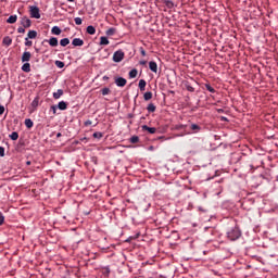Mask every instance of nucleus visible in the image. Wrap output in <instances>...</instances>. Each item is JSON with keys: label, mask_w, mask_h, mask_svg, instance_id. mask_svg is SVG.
Returning a JSON list of instances; mask_svg holds the SVG:
<instances>
[{"label": "nucleus", "mask_w": 278, "mask_h": 278, "mask_svg": "<svg viewBox=\"0 0 278 278\" xmlns=\"http://www.w3.org/2000/svg\"><path fill=\"white\" fill-rule=\"evenodd\" d=\"M51 34H53L54 36H60V34H62V29L59 26H54L51 29Z\"/></svg>", "instance_id": "f3484780"}, {"label": "nucleus", "mask_w": 278, "mask_h": 278, "mask_svg": "<svg viewBox=\"0 0 278 278\" xmlns=\"http://www.w3.org/2000/svg\"><path fill=\"white\" fill-rule=\"evenodd\" d=\"M108 79H110V77L103 76V80H104V81H108Z\"/></svg>", "instance_id": "864d4df0"}, {"label": "nucleus", "mask_w": 278, "mask_h": 278, "mask_svg": "<svg viewBox=\"0 0 278 278\" xmlns=\"http://www.w3.org/2000/svg\"><path fill=\"white\" fill-rule=\"evenodd\" d=\"M43 42H49L50 47H58V38L51 37L49 40L45 39Z\"/></svg>", "instance_id": "6e6552de"}, {"label": "nucleus", "mask_w": 278, "mask_h": 278, "mask_svg": "<svg viewBox=\"0 0 278 278\" xmlns=\"http://www.w3.org/2000/svg\"><path fill=\"white\" fill-rule=\"evenodd\" d=\"M128 75L130 79H136V77H138V70L132 68Z\"/></svg>", "instance_id": "4be33fe9"}, {"label": "nucleus", "mask_w": 278, "mask_h": 278, "mask_svg": "<svg viewBox=\"0 0 278 278\" xmlns=\"http://www.w3.org/2000/svg\"><path fill=\"white\" fill-rule=\"evenodd\" d=\"M222 121H228L227 117H222Z\"/></svg>", "instance_id": "13d9d810"}, {"label": "nucleus", "mask_w": 278, "mask_h": 278, "mask_svg": "<svg viewBox=\"0 0 278 278\" xmlns=\"http://www.w3.org/2000/svg\"><path fill=\"white\" fill-rule=\"evenodd\" d=\"M31 45H34V42H31V41L29 40V38L26 37V38H25V47H31Z\"/></svg>", "instance_id": "f704fd0d"}, {"label": "nucleus", "mask_w": 278, "mask_h": 278, "mask_svg": "<svg viewBox=\"0 0 278 278\" xmlns=\"http://www.w3.org/2000/svg\"><path fill=\"white\" fill-rule=\"evenodd\" d=\"M162 138H164V137H159V140H162Z\"/></svg>", "instance_id": "0e129e2a"}, {"label": "nucleus", "mask_w": 278, "mask_h": 278, "mask_svg": "<svg viewBox=\"0 0 278 278\" xmlns=\"http://www.w3.org/2000/svg\"><path fill=\"white\" fill-rule=\"evenodd\" d=\"M18 16L16 15H10L9 18L7 20V23H9L10 25H14V23H16Z\"/></svg>", "instance_id": "dca6fc26"}, {"label": "nucleus", "mask_w": 278, "mask_h": 278, "mask_svg": "<svg viewBox=\"0 0 278 278\" xmlns=\"http://www.w3.org/2000/svg\"><path fill=\"white\" fill-rule=\"evenodd\" d=\"M125 59V52H123V50H117L114 52L113 54V62H123V60Z\"/></svg>", "instance_id": "f03ea898"}, {"label": "nucleus", "mask_w": 278, "mask_h": 278, "mask_svg": "<svg viewBox=\"0 0 278 278\" xmlns=\"http://www.w3.org/2000/svg\"><path fill=\"white\" fill-rule=\"evenodd\" d=\"M218 114H223L225 112L224 109H217Z\"/></svg>", "instance_id": "de8ad7c7"}, {"label": "nucleus", "mask_w": 278, "mask_h": 278, "mask_svg": "<svg viewBox=\"0 0 278 278\" xmlns=\"http://www.w3.org/2000/svg\"><path fill=\"white\" fill-rule=\"evenodd\" d=\"M128 118H134V114H128Z\"/></svg>", "instance_id": "5fc2aeb1"}, {"label": "nucleus", "mask_w": 278, "mask_h": 278, "mask_svg": "<svg viewBox=\"0 0 278 278\" xmlns=\"http://www.w3.org/2000/svg\"><path fill=\"white\" fill-rule=\"evenodd\" d=\"M30 18H40V9L36 5H31L29 10Z\"/></svg>", "instance_id": "7ed1b4c3"}, {"label": "nucleus", "mask_w": 278, "mask_h": 278, "mask_svg": "<svg viewBox=\"0 0 278 278\" xmlns=\"http://www.w3.org/2000/svg\"><path fill=\"white\" fill-rule=\"evenodd\" d=\"M204 229H205V231H207V229H210V227H205Z\"/></svg>", "instance_id": "052dcab7"}, {"label": "nucleus", "mask_w": 278, "mask_h": 278, "mask_svg": "<svg viewBox=\"0 0 278 278\" xmlns=\"http://www.w3.org/2000/svg\"><path fill=\"white\" fill-rule=\"evenodd\" d=\"M164 4L168 8V10H173L175 8V2L172 0H164Z\"/></svg>", "instance_id": "aec40b11"}, {"label": "nucleus", "mask_w": 278, "mask_h": 278, "mask_svg": "<svg viewBox=\"0 0 278 278\" xmlns=\"http://www.w3.org/2000/svg\"><path fill=\"white\" fill-rule=\"evenodd\" d=\"M70 3H73L75 0H67Z\"/></svg>", "instance_id": "bf43d9fd"}, {"label": "nucleus", "mask_w": 278, "mask_h": 278, "mask_svg": "<svg viewBox=\"0 0 278 278\" xmlns=\"http://www.w3.org/2000/svg\"><path fill=\"white\" fill-rule=\"evenodd\" d=\"M72 45L73 47H84V41L81 38H74Z\"/></svg>", "instance_id": "1a4fd4ad"}, {"label": "nucleus", "mask_w": 278, "mask_h": 278, "mask_svg": "<svg viewBox=\"0 0 278 278\" xmlns=\"http://www.w3.org/2000/svg\"><path fill=\"white\" fill-rule=\"evenodd\" d=\"M29 60H31V52L25 51L22 55V62L29 63Z\"/></svg>", "instance_id": "423d86ee"}, {"label": "nucleus", "mask_w": 278, "mask_h": 278, "mask_svg": "<svg viewBox=\"0 0 278 278\" xmlns=\"http://www.w3.org/2000/svg\"><path fill=\"white\" fill-rule=\"evenodd\" d=\"M2 45L4 47H10L12 45V38L10 36H5L3 39H2Z\"/></svg>", "instance_id": "9b49d317"}, {"label": "nucleus", "mask_w": 278, "mask_h": 278, "mask_svg": "<svg viewBox=\"0 0 278 278\" xmlns=\"http://www.w3.org/2000/svg\"><path fill=\"white\" fill-rule=\"evenodd\" d=\"M5 223V216H3V213L0 212V226Z\"/></svg>", "instance_id": "4c0bfd02"}, {"label": "nucleus", "mask_w": 278, "mask_h": 278, "mask_svg": "<svg viewBox=\"0 0 278 278\" xmlns=\"http://www.w3.org/2000/svg\"><path fill=\"white\" fill-rule=\"evenodd\" d=\"M187 90H188L189 92H194V87H192V86H187Z\"/></svg>", "instance_id": "a18cd8bd"}, {"label": "nucleus", "mask_w": 278, "mask_h": 278, "mask_svg": "<svg viewBox=\"0 0 278 278\" xmlns=\"http://www.w3.org/2000/svg\"><path fill=\"white\" fill-rule=\"evenodd\" d=\"M227 236L229 240L236 241L240 238V236H242V232L240 231V228L233 227L227 232Z\"/></svg>", "instance_id": "f257e3e1"}, {"label": "nucleus", "mask_w": 278, "mask_h": 278, "mask_svg": "<svg viewBox=\"0 0 278 278\" xmlns=\"http://www.w3.org/2000/svg\"><path fill=\"white\" fill-rule=\"evenodd\" d=\"M26 166H31V161H27Z\"/></svg>", "instance_id": "603ef678"}, {"label": "nucleus", "mask_w": 278, "mask_h": 278, "mask_svg": "<svg viewBox=\"0 0 278 278\" xmlns=\"http://www.w3.org/2000/svg\"><path fill=\"white\" fill-rule=\"evenodd\" d=\"M24 124L27 127V129H31V127H34V122L30 118H26Z\"/></svg>", "instance_id": "393cba45"}, {"label": "nucleus", "mask_w": 278, "mask_h": 278, "mask_svg": "<svg viewBox=\"0 0 278 278\" xmlns=\"http://www.w3.org/2000/svg\"><path fill=\"white\" fill-rule=\"evenodd\" d=\"M5 112V106L0 104V116H2V114H4Z\"/></svg>", "instance_id": "a19ab883"}, {"label": "nucleus", "mask_w": 278, "mask_h": 278, "mask_svg": "<svg viewBox=\"0 0 278 278\" xmlns=\"http://www.w3.org/2000/svg\"><path fill=\"white\" fill-rule=\"evenodd\" d=\"M149 68L152 71V73H157V63L155 61H150Z\"/></svg>", "instance_id": "9d476101"}, {"label": "nucleus", "mask_w": 278, "mask_h": 278, "mask_svg": "<svg viewBox=\"0 0 278 278\" xmlns=\"http://www.w3.org/2000/svg\"><path fill=\"white\" fill-rule=\"evenodd\" d=\"M205 88L208 92H212V94L216 92V89H214V87H212L210 84H205Z\"/></svg>", "instance_id": "c756f323"}, {"label": "nucleus", "mask_w": 278, "mask_h": 278, "mask_svg": "<svg viewBox=\"0 0 278 278\" xmlns=\"http://www.w3.org/2000/svg\"><path fill=\"white\" fill-rule=\"evenodd\" d=\"M176 129H178V130L186 129V125L178 124V125H176Z\"/></svg>", "instance_id": "ea45409f"}, {"label": "nucleus", "mask_w": 278, "mask_h": 278, "mask_svg": "<svg viewBox=\"0 0 278 278\" xmlns=\"http://www.w3.org/2000/svg\"><path fill=\"white\" fill-rule=\"evenodd\" d=\"M9 138L11 140H18V132L13 131L11 135H9Z\"/></svg>", "instance_id": "473e14b6"}, {"label": "nucleus", "mask_w": 278, "mask_h": 278, "mask_svg": "<svg viewBox=\"0 0 278 278\" xmlns=\"http://www.w3.org/2000/svg\"><path fill=\"white\" fill-rule=\"evenodd\" d=\"M149 151H153V146H151V147L149 148Z\"/></svg>", "instance_id": "4d7b16f0"}, {"label": "nucleus", "mask_w": 278, "mask_h": 278, "mask_svg": "<svg viewBox=\"0 0 278 278\" xmlns=\"http://www.w3.org/2000/svg\"><path fill=\"white\" fill-rule=\"evenodd\" d=\"M106 36H114L116 34V28L111 27L105 31Z\"/></svg>", "instance_id": "c85d7f7f"}, {"label": "nucleus", "mask_w": 278, "mask_h": 278, "mask_svg": "<svg viewBox=\"0 0 278 278\" xmlns=\"http://www.w3.org/2000/svg\"><path fill=\"white\" fill-rule=\"evenodd\" d=\"M139 64H140L141 66H144V64H147V61H140Z\"/></svg>", "instance_id": "09e8293b"}, {"label": "nucleus", "mask_w": 278, "mask_h": 278, "mask_svg": "<svg viewBox=\"0 0 278 278\" xmlns=\"http://www.w3.org/2000/svg\"><path fill=\"white\" fill-rule=\"evenodd\" d=\"M37 36H38V31L29 30L26 38H29L30 40H34L35 38H37Z\"/></svg>", "instance_id": "2eb2a0df"}, {"label": "nucleus", "mask_w": 278, "mask_h": 278, "mask_svg": "<svg viewBox=\"0 0 278 278\" xmlns=\"http://www.w3.org/2000/svg\"><path fill=\"white\" fill-rule=\"evenodd\" d=\"M190 129L191 131H194V134H199V131H201V126L198 124H191Z\"/></svg>", "instance_id": "6ab92c4d"}, {"label": "nucleus", "mask_w": 278, "mask_h": 278, "mask_svg": "<svg viewBox=\"0 0 278 278\" xmlns=\"http://www.w3.org/2000/svg\"><path fill=\"white\" fill-rule=\"evenodd\" d=\"M74 21H75L76 25H81V23H83L81 17H75Z\"/></svg>", "instance_id": "58836bf2"}, {"label": "nucleus", "mask_w": 278, "mask_h": 278, "mask_svg": "<svg viewBox=\"0 0 278 278\" xmlns=\"http://www.w3.org/2000/svg\"><path fill=\"white\" fill-rule=\"evenodd\" d=\"M56 138H62V132H58Z\"/></svg>", "instance_id": "3c124183"}, {"label": "nucleus", "mask_w": 278, "mask_h": 278, "mask_svg": "<svg viewBox=\"0 0 278 278\" xmlns=\"http://www.w3.org/2000/svg\"><path fill=\"white\" fill-rule=\"evenodd\" d=\"M0 157H5V148L0 147Z\"/></svg>", "instance_id": "e433bc0d"}, {"label": "nucleus", "mask_w": 278, "mask_h": 278, "mask_svg": "<svg viewBox=\"0 0 278 278\" xmlns=\"http://www.w3.org/2000/svg\"><path fill=\"white\" fill-rule=\"evenodd\" d=\"M143 99H144V101H151V99H153V92L147 91V92L143 94Z\"/></svg>", "instance_id": "5701e85b"}, {"label": "nucleus", "mask_w": 278, "mask_h": 278, "mask_svg": "<svg viewBox=\"0 0 278 278\" xmlns=\"http://www.w3.org/2000/svg\"><path fill=\"white\" fill-rule=\"evenodd\" d=\"M31 108L36 109L38 108V98H35L31 102Z\"/></svg>", "instance_id": "c9c22d12"}, {"label": "nucleus", "mask_w": 278, "mask_h": 278, "mask_svg": "<svg viewBox=\"0 0 278 278\" xmlns=\"http://www.w3.org/2000/svg\"><path fill=\"white\" fill-rule=\"evenodd\" d=\"M115 85L118 88H125V86H127V79H125L124 77H116L115 78Z\"/></svg>", "instance_id": "39448f33"}, {"label": "nucleus", "mask_w": 278, "mask_h": 278, "mask_svg": "<svg viewBox=\"0 0 278 278\" xmlns=\"http://www.w3.org/2000/svg\"><path fill=\"white\" fill-rule=\"evenodd\" d=\"M87 34H89V36H94V34H97V28L92 25L87 26Z\"/></svg>", "instance_id": "ddd939ff"}, {"label": "nucleus", "mask_w": 278, "mask_h": 278, "mask_svg": "<svg viewBox=\"0 0 278 278\" xmlns=\"http://www.w3.org/2000/svg\"><path fill=\"white\" fill-rule=\"evenodd\" d=\"M139 51H140L141 55H143V56L147 55V51H144V48L141 47L139 49Z\"/></svg>", "instance_id": "c03bdc74"}, {"label": "nucleus", "mask_w": 278, "mask_h": 278, "mask_svg": "<svg viewBox=\"0 0 278 278\" xmlns=\"http://www.w3.org/2000/svg\"><path fill=\"white\" fill-rule=\"evenodd\" d=\"M142 131H148V134H155L157 131V128L155 127H149L148 125L141 126Z\"/></svg>", "instance_id": "0eeeda50"}, {"label": "nucleus", "mask_w": 278, "mask_h": 278, "mask_svg": "<svg viewBox=\"0 0 278 278\" xmlns=\"http://www.w3.org/2000/svg\"><path fill=\"white\" fill-rule=\"evenodd\" d=\"M22 71H23L24 73H31V65H30L29 63H24V64L22 65Z\"/></svg>", "instance_id": "4468645a"}, {"label": "nucleus", "mask_w": 278, "mask_h": 278, "mask_svg": "<svg viewBox=\"0 0 278 278\" xmlns=\"http://www.w3.org/2000/svg\"><path fill=\"white\" fill-rule=\"evenodd\" d=\"M56 108L60 109L61 111L67 110L68 103H66L65 101H61L58 103Z\"/></svg>", "instance_id": "f8f14e48"}, {"label": "nucleus", "mask_w": 278, "mask_h": 278, "mask_svg": "<svg viewBox=\"0 0 278 278\" xmlns=\"http://www.w3.org/2000/svg\"><path fill=\"white\" fill-rule=\"evenodd\" d=\"M172 94H175V91H170Z\"/></svg>", "instance_id": "e2e57ef3"}, {"label": "nucleus", "mask_w": 278, "mask_h": 278, "mask_svg": "<svg viewBox=\"0 0 278 278\" xmlns=\"http://www.w3.org/2000/svg\"><path fill=\"white\" fill-rule=\"evenodd\" d=\"M88 125H92V122L90 119L85 122V126L88 127Z\"/></svg>", "instance_id": "49530a36"}, {"label": "nucleus", "mask_w": 278, "mask_h": 278, "mask_svg": "<svg viewBox=\"0 0 278 278\" xmlns=\"http://www.w3.org/2000/svg\"><path fill=\"white\" fill-rule=\"evenodd\" d=\"M54 64L58 66V68H64V62L62 61H55Z\"/></svg>", "instance_id": "72a5a7b5"}, {"label": "nucleus", "mask_w": 278, "mask_h": 278, "mask_svg": "<svg viewBox=\"0 0 278 278\" xmlns=\"http://www.w3.org/2000/svg\"><path fill=\"white\" fill-rule=\"evenodd\" d=\"M17 33L18 34H25V27H18Z\"/></svg>", "instance_id": "79ce46f5"}, {"label": "nucleus", "mask_w": 278, "mask_h": 278, "mask_svg": "<svg viewBox=\"0 0 278 278\" xmlns=\"http://www.w3.org/2000/svg\"><path fill=\"white\" fill-rule=\"evenodd\" d=\"M129 140H130L131 144H138V142H140V137L132 136V137H130Z\"/></svg>", "instance_id": "cd10ccee"}, {"label": "nucleus", "mask_w": 278, "mask_h": 278, "mask_svg": "<svg viewBox=\"0 0 278 278\" xmlns=\"http://www.w3.org/2000/svg\"><path fill=\"white\" fill-rule=\"evenodd\" d=\"M84 140H87L86 137L85 138H80V142H84Z\"/></svg>", "instance_id": "6e6d98bb"}, {"label": "nucleus", "mask_w": 278, "mask_h": 278, "mask_svg": "<svg viewBox=\"0 0 278 278\" xmlns=\"http://www.w3.org/2000/svg\"><path fill=\"white\" fill-rule=\"evenodd\" d=\"M100 45L103 46V47L110 45V40L108 39V37H101L100 38Z\"/></svg>", "instance_id": "a878e982"}, {"label": "nucleus", "mask_w": 278, "mask_h": 278, "mask_svg": "<svg viewBox=\"0 0 278 278\" xmlns=\"http://www.w3.org/2000/svg\"><path fill=\"white\" fill-rule=\"evenodd\" d=\"M93 138H96L97 140H101V138H103V132L101 131L93 132Z\"/></svg>", "instance_id": "2f4dec72"}, {"label": "nucleus", "mask_w": 278, "mask_h": 278, "mask_svg": "<svg viewBox=\"0 0 278 278\" xmlns=\"http://www.w3.org/2000/svg\"><path fill=\"white\" fill-rule=\"evenodd\" d=\"M155 110H157V108L155 106V104L153 103H150L148 106H147V111L151 114L153 112H155Z\"/></svg>", "instance_id": "bb28decb"}, {"label": "nucleus", "mask_w": 278, "mask_h": 278, "mask_svg": "<svg viewBox=\"0 0 278 278\" xmlns=\"http://www.w3.org/2000/svg\"><path fill=\"white\" fill-rule=\"evenodd\" d=\"M75 144H79V141H75Z\"/></svg>", "instance_id": "680f3d73"}, {"label": "nucleus", "mask_w": 278, "mask_h": 278, "mask_svg": "<svg viewBox=\"0 0 278 278\" xmlns=\"http://www.w3.org/2000/svg\"><path fill=\"white\" fill-rule=\"evenodd\" d=\"M64 94V90L58 89L56 92H53V99H60Z\"/></svg>", "instance_id": "b1692460"}, {"label": "nucleus", "mask_w": 278, "mask_h": 278, "mask_svg": "<svg viewBox=\"0 0 278 278\" xmlns=\"http://www.w3.org/2000/svg\"><path fill=\"white\" fill-rule=\"evenodd\" d=\"M60 45H61V47H68V45H71V39L63 38L60 40Z\"/></svg>", "instance_id": "412c9836"}, {"label": "nucleus", "mask_w": 278, "mask_h": 278, "mask_svg": "<svg viewBox=\"0 0 278 278\" xmlns=\"http://www.w3.org/2000/svg\"><path fill=\"white\" fill-rule=\"evenodd\" d=\"M146 88H147V80L140 79L139 80V89L141 90V92H144Z\"/></svg>", "instance_id": "a211bd4d"}, {"label": "nucleus", "mask_w": 278, "mask_h": 278, "mask_svg": "<svg viewBox=\"0 0 278 278\" xmlns=\"http://www.w3.org/2000/svg\"><path fill=\"white\" fill-rule=\"evenodd\" d=\"M20 23L25 29L31 27V20H29L27 16H23Z\"/></svg>", "instance_id": "20e7f679"}, {"label": "nucleus", "mask_w": 278, "mask_h": 278, "mask_svg": "<svg viewBox=\"0 0 278 278\" xmlns=\"http://www.w3.org/2000/svg\"><path fill=\"white\" fill-rule=\"evenodd\" d=\"M50 110H52L53 114H55L58 112V105H52Z\"/></svg>", "instance_id": "37998d69"}, {"label": "nucleus", "mask_w": 278, "mask_h": 278, "mask_svg": "<svg viewBox=\"0 0 278 278\" xmlns=\"http://www.w3.org/2000/svg\"><path fill=\"white\" fill-rule=\"evenodd\" d=\"M110 92H111V90L108 87H104V88L101 89V94L103 97H106V94H110Z\"/></svg>", "instance_id": "7c9ffc66"}, {"label": "nucleus", "mask_w": 278, "mask_h": 278, "mask_svg": "<svg viewBox=\"0 0 278 278\" xmlns=\"http://www.w3.org/2000/svg\"><path fill=\"white\" fill-rule=\"evenodd\" d=\"M104 275H110V268H106V269H105Z\"/></svg>", "instance_id": "8fccbe9b"}]
</instances>
